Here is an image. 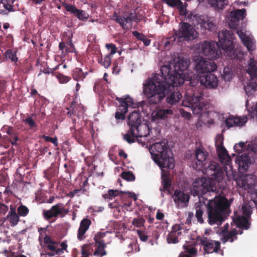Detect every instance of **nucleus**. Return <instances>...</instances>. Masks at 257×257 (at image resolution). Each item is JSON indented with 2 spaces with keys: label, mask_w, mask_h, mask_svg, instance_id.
I'll return each instance as SVG.
<instances>
[{
  "label": "nucleus",
  "mask_w": 257,
  "mask_h": 257,
  "mask_svg": "<svg viewBox=\"0 0 257 257\" xmlns=\"http://www.w3.org/2000/svg\"><path fill=\"white\" fill-rule=\"evenodd\" d=\"M206 174L209 179L214 182V185L205 178H198L193 182L191 194L199 197L200 203L202 200L207 201L203 203L207 208L208 223L220 225L231 204L225 197L219 194L225 189V172L217 163L212 162L206 168Z\"/></svg>",
  "instance_id": "obj_1"
},
{
  "label": "nucleus",
  "mask_w": 257,
  "mask_h": 257,
  "mask_svg": "<svg viewBox=\"0 0 257 257\" xmlns=\"http://www.w3.org/2000/svg\"><path fill=\"white\" fill-rule=\"evenodd\" d=\"M219 39L218 43L214 42H204L202 46L203 54L207 57L209 61L215 60L218 58V49L217 47H220L231 59L237 58L236 50L234 49L233 42L234 35L227 30H222L218 34Z\"/></svg>",
  "instance_id": "obj_2"
},
{
  "label": "nucleus",
  "mask_w": 257,
  "mask_h": 257,
  "mask_svg": "<svg viewBox=\"0 0 257 257\" xmlns=\"http://www.w3.org/2000/svg\"><path fill=\"white\" fill-rule=\"evenodd\" d=\"M171 87H174L162 75L155 74L144 85L143 91L148 97L150 104H156L161 102Z\"/></svg>",
  "instance_id": "obj_3"
},
{
  "label": "nucleus",
  "mask_w": 257,
  "mask_h": 257,
  "mask_svg": "<svg viewBox=\"0 0 257 257\" xmlns=\"http://www.w3.org/2000/svg\"><path fill=\"white\" fill-rule=\"evenodd\" d=\"M195 70L201 85L208 88H215L218 85V78L212 73L217 68L212 61H207L202 57L195 60Z\"/></svg>",
  "instance_id": "obj_4"
},
{
  "label": "nucleus",
  "mask_w": 257,
  "mask_h": 257,
  "mask_svg": "<svg viewBox=\"0 0 257 257\" xmlns=\"http://www.w3.org/2000/svg\"><path fill=\"white\" fill-rule=\"evenodd\" d=\"M189 65L186 59L178 58L175 62L173 70L170 65L163 66L161 68V75L174 87H178L184 83L185 79L183 72Z\"/></svg>",
  "instance_id": "obj_5"
},
{
  "label": "nucleus",
  "mask_w": 257,
  "mask_h": 257,
  "mask_svg": "<svg viewBox=\"0 0 257 257\" xmlns=\"http://www.w3.org/2000/svg\"><path fill=\"white\" fill-rule=\"evenodd\" d=\"M169 147L164 141L155 143L150 148V152L154 161L161 168L173 169L174 167V159L169 156Z\"/></svg>",
  "instance_id": "obj_6"
},
{
  "label": "nucleus",
  "mask_w": 257,
  "mask_h": 257,
  "mask_svg": "<svg viewBox=\"0 0 257 257\" xmlns=\"http://www.w3.org/2000/svg\"><path fill=\"white\" fill-rule=\"evenodd\" d=\"M180 8V15L184 16L186 21L192 24L194 27L200 26L201 28L210 32H213L216 30L215 21L212 18L205 16H199L191 12L187 11L186 10H183L182 6Z\"/></svg>",
  "instance_id": "obj_7"
},
{
  "label": "nucleus",
  "mask_w": 257,
  "mask_h": 257,
  "mask_svg": "<svg viewBox=\"0 0 257 257\" xmlns=\"http://www.w3.org/2000/svg\"><path fill=\"white\" fill-rule=\"evenodd\" d=\"M116 100L119 103L115 113V117L117 119H124L125 118V114L127 112L128 107H131L135 108L137 107L139 108L140 106L142 107L146 104L145 101H142L138 104H135L133 99L128 95L124 97H116Z\"/></svg>",
  "instance_id": "obj_8"
},
{
  "label": "nucleus",
  "mask_w": 257,
  "mask_h": 257,
  "mask_svg": "<svg viewBox=\"0 0 257 257\" xmlns=\"http://www.w3.org/2000/svg\"><path fill=\"white\" fill-rule=\"evenodd\" d=\"M150 128L146 123H140L133 128V131L130 130L123 136V139L128 143L132 144L135 142V139L137 141H141L140 138H146L150 134Z\"/></svg>",
  "instance_id": "obj_9"
},
{
  "label": "nucleus",
  "mask_w": 257,
  "mask_h": 257,
  "mask_svg": "<svg viewBox=\"0 0 257 257\" xmlns=\"http://www.w3.org/2000/svg\"><path fill=\"white\" fill-rule=\"evenodd\" d=\"M140 16L138 17L135 11L125 12L122 16L117 15L115 12L113 15V19L119 24L123 30L128 29L127 24L131 25L133 22H138L142 20Z\"/></svg>",
  "instance_id": "obj_10"
},
{
  "label": "nucleus",
  "mask_w": 257,
  "mask_h": 257,
  "mask_svg": "<svg viewBox=\"0 0 257 257\" xmlns=\"http://www.w3.org/2000/svg\"><path fill=\"white\" fill-rule=\"evenodd\" d=\"M201 97L195 94L188 96L182 102V105L185 107H190L194 114H201L205 111L206 105L201 103Z\"/></svg>",
  "instance_id": "obj_11"
},
{
  "label": "nucleus",
  "mask_w": 257,
  "mask_h": 257,
  "mask_svg": "<svg viewBox=\"0 0 257 257\" xmlns=\"http://www.w3.org/2000/svg\"><path fill=\"white\" fill-rule=\"evenodd\" d=\"M197 240L203 246L205 254L218 253L220 250L221 243L219 241L213 240L204 236L197 237Z\"/></svg>",
  "instance_id": "obj_12"
},
{
  "label": "nucleus",
  "mask_w": 257,
  "mask_h": 257,
  "mask_svg": "<svg viewBox=\"0 0 257 257\" xmlns=\"http://www.w3.org/2000/svg\"><path fill=\"white\" fill-rule=\"evenodd\" d=\"M68 213V209H67L62 203H57L51 207L50 209L44 210L43 215L46 220H49L53 217L59 216L63 217Z\"/></svg>",
  "instance_id": "obj_13"
},
{
  "label": "nucleus",
  "mask_w": 257,
  "mask_h": 257,
  "mask_svg": "<svg viewBox=\"0 0 257 257\" xmlns=\"http://www.w3.org/2000/svg\"><path fill=\"white\" fill-rule=\"evenodd\" d=\"M179 26V29L175 32V36L178 38H184L185 40H190L196 37V31L190 24L187 22H181Z\"/></svg>",
  "instance_id": "obj_14"
},
{
  "label": "nucleus",
  "mask_w": 257,
  "mask_h": 257,
  "mask_svg": "<svg viewBox=\"0 0 257 257\" xmlns=\"http://www.w3.org/2000/svg\"><path fill=\"white\" fill-rule=\"evenodd\" d=\"M63 6L66 11L74 15L79 20L86 21L88 18V15L84 11L78 9L74 5L65 3Z\"/></svg>",
  "instance_id": "obj_15"
},
{
  "label": "nucleus",
  "mask_w": 257,
  "mask_h": 257,
  "mask_svg": "<svg viewBox=\"0 0 257 257\" xmlns=\"http://www.w3.org/2000/svg\"><path fill=\"white\" fill-rule=\"evenodd\" d=\"M143 107L144 106L142 107L140 106L139 108L137 107V110H135L130 114L128 117L127 124L130 126V133L133 131V128L141 122V114L139 111L140 109L143 111Z\"/></svg>",
  "instance_id": "obj_16"
},
{
  "label": "nucleus",
  "mask_w": 257,
  "mask_h": 257,
  "mask_svg": "<svg viewBox=\"0 0 257 257\" xmlns=\"http://www.w3.org/2000/svg\"><path fill=\"white\" fill-rule=\"evenodd\" d=\"M246 116L239 117L229 115L225 120V124L228 128L233 126H242L247 122Z\"/></svg>",
  "instance_id": "obj_17"
},
{
  "label": "nucleus",
  "mask_w": 257,
  "mask_h": 257,
  "mask_svg": "<svg viewBox=\"0 0 257 257\" xmlns=\"http://www.w3.org/2000/svg\"><path fill=\"white\" fill-rule=\"evenodd\" d=\"M235 162L238 164L239 169L243 171H247L251 163V160L248 153L242 154L241 155L237 156Z\"/></svg>",
  "instance_id": "obj_18"
},
{
  "label": "nucleus",
  "mask_w": 257,
  "mask_h": 257,
  "mask_svg": "<svg viewBox=\"0 0 257 257\" xmlns=\"http://www.w3.org/2000/svg\"><path fill=\"white\" fill-rule=\"evenodd\" d=\"M173 200L176 205L180 204L187 206L190 199V196L187 193L177 189L174 191L172 196Z\"/></svg>",
  "instance_id": "obj_19"
},
{
  "label": "nucleus",
  "mask_w": 257,
  "mask_h": 257,
  "mask_svg": "<svg viewBox=\"0 0 257 257\" xmlns=\"http://www.w3.org/2000/svg\"><path fill=\"white\" fill-rule=\"evenodd\" d=\"M230 17L231 18L230 26L231 27L232 25L234 29L236 28L237 24L236 22L240 20L243 19L246 16V10L242 9L241 10L237 9L235 11L231 12L230 14Z\"/></svg>",
  "instance_id": "obj_20"
},
{
  "label": "nucleus",
  "mask_w": 257,
  "mask_h": 257,
  "mask_svg": "<svg viewBox=\"0 0 257 257\" xmlns=\"http://www.w3.org/2000/svg\"><path fill=\"white\" fill-rule=\"evenodd\" d=\"M10 210L6 217L3 218L4 221L8 220L11 226L17 225L20 221V216L16 212V207L14 205L10 206Z\"/></svg>",
  "instance_id": "obj_21"
},
{
  "label": "nucleus",
  "mask_w": 257,
  "mask_h": 257,
  "mask_svg": "<svg viewBox=\"0 0 257 257\" xmlns=\"http://www.w3.org/2000/svg\"><path fill=\"white\" fill-rule=\"evenodd\" d=\"M173 113V110L170 108L158 109L152 113V120L157 121L160 119H165L172 115Z\"/></svg>",
  "instance_id": "obj_22"
},
{
  "label": "nucleus",
  "mask_w": 257,
  "mask_h": 257,
  "mask_svg": "<svg viewBox=\"0 0 257 257\" xmlns=\"http://www.w3.org/2000/svg\"><path fill=\"white\" fill-rule=\"evenodd\" d=\"M237 34L241 39V42L243 44L244 46H245L250 53L254 50L253 48V43L252 39L249 36H247L244 34L242 30H237Z\"/></svg>",
  "instance_id": "obj_23"
},
{
  "label": "nucleus",
  "mask_w": 257,
  "mask_h": 257,
  "mask_svg": "<svg viewBox=\"0 0 257 257\" xmlns=\"http://www.w3.org/2000/svg\"><path fill=\"white\" fill-rule=\"evenodd\" d=\"M68 110L67 112V115L70 116L74 115H80L83 111V106L80 104H78L75 101L71 102L70 106L67 108Z\"/></svg>",
  "instance_id": "obj_24"
},
{
  "label": "nucleus",
  "mask_w": 257,
  "mask_h": 257,
  "mask_svg": "<svg viewBox=\"0 0 257 257\" xmlns=\"http://www.w3.org/2000/svg\"><path fill=\"white\" fill-rule=\"evenodd\" d=\"M91 223V220L88 218L83 219L81 221L77 234L78 240H81L84 238L83 235L89 228Z\"/></svg>",
  "instance_id": "obj_25"
},
{
  "label": "nucleus",
  "mask_w": 257,
  "mask_h": 257,
  "mask_svg": "<svg viewBox=\"0 0 257 257\" xmlns=\"http://www.w3.org/2000/svg\"><path fill=\"white\" fill-rule=\"evenodd\" d=\"M161 179V184L163 187L160 188V190L161 192H167L168 194H170L171 181L169 174L167 172L162 173Z\"/></svg>",
  "instance_id": "obj_26"
},
{
  "label": "nucleus",
  "mask_w": 257,
  "mask_h": 257,
  "mask_svg": "<svg viewBox=\"0 0 257 257\" xmlns=\"http://www.w3.org/2000/svg\"><path fill=\"white\" fill-rule=\"evenodd\" d=\"M95 250L93 254L97 257H103L107 254V251L105 250L106 244L104 241H99L95 242Z\"/></svg>",
  "instance_id": "obj_27"
},
{
  "label": "nucleus",
  "mask_w": 257,
  "mask_h": 257,
  "mask_svg": "<svg viewBox=\"0 0 257 257\" xmlns=\"http://www.w3.org/2000/svg\"><path fill=\"white\" fill-rule=\"evenodd\" d=\"M216 149L220 162L224 164V165H229L230 163L231 158L225 148L223 147Z\"/></svg>",
  "instance_id": "obj_28"
},
{
  "label": "nucleus",
  "mask_w": 257,
  "mask_h": 257,
  "mask_svg": "<svg viewBox=\"0 0 257 257\" xmlns=\"http://www.w3.org/2000/svg\"><path fill=\"white\" fill-rule=\"evenodd\" d=\"M182 97V94L179 91H174L168 94L166 97V101L170 104H175L180 100Z\"/></svg>",
  "instance_id": "obj_29"
},
{
  "label": "nucleus",
  "mask_w": 257,
  "mask_h": 257,
  "mask_svg": "<svg viewBox=\"0 0 257 257\" xmlns=\"http://www.w3.org/2000/svg\"><path fill=\"white\" fill-rule=\"evenodd\" d=\"M235 222L239 228L248 229L250 227V222L249 221L248 217L238 216L236 218Z\"/></svg>",
  "instance_id": "obj_30"
},
{
  "label": "nucleus",
  "mask_w": 257,
  "mask_h": 257,
  "mask_svg": "<svg viewBox=\"0 0 257 257\" xmlns=\"http://www.w3.org/2000/svg\"><path fill=\"white\" fill-rule=\"evenodd\" d=\"M88 72H83L82 70L80 68H76L72 71V76L74 80L78 81H83Z\"/></svg>",
  "instance_id": "obj_31"
},
{
  "label": "nucleus",
  "mask_w": 257,
  "mask_h": 257,
  "mask_svg": "<svg viewBox=\"0 0 257 257\" xmlns=\"http://www.w3.org/2000/svg\"><path fill=\"white\" fill-rule=\"evenodd\" d=\"M208 156V153L204 148H197L195 150V156L196 159L200 162L204 161Z\"/></svg>",
  "instance_id": "obj_32"
},
{
  "label": "nucleus",
  "mask_w": 257,
  "mask_h": 257,
  "mask_svg": "<svg viewBox=\"0 0 257 257\" xmlns=\"http://www.w3.org/2000/svg\"><path fill=\"white\" fill-rule=\"evenodd\" d=\"M83 133V128L81 127L78 130H75L72 132V137L75 139L78 143L83 144L84 143Z\"/></svg>",
  "instance_id": "obj_33"
},
{
  "label": "nucleus",
  "mask_w": 257,
  "mask_h": 257,
  "mask_svg": "<svg viewBox=\"0 0 257 257\" xmlns=\"http://www.w3.org/2000/svg\"><path fill=\"white\" fill-rule=\"evenodd\" d=\"M244 89L248 96H252L257 90V83L252 81L249 82L244 86Z\"/></svg>",
  "instance_id": "obj_34"
},
{
  "label": "nucleus",
  "mask_w": 257,
  "mask_h": 257,
  "mask_svg": "<svg viewBox=\"0 0 257 257\" xmlns=\"http://www.w3.org/2000/svg\"><path fill=\"white\" fill-rule=\"evenodd\" d=\"M93 250L92 245L91 243L85 244L81 246V252L82 255L89 256V255H92Z\"/></svg>",
  "instance_id": "obj_35"
},
{
  "label": "nucleus",
  "mask_w": 257,
  "mask_h": 257,
  "mask_svg": "<svg viewBox=\"0 0 257 257\" xmlns=\"http://www.w3.org/2000/svg\"><path fill=\"white\" fill-rule=\"evenodd\" d=\"M237 234V230L235 229L229 231H226L224 234V238L225 240V241H230L231 242H232L234 240V238L236 239V235Z\"/></svg>",
  "instance_id": "obj_36"
},
{
  "label": "nucleus",
  "mask_w": 257,
  "mask_h": 257,
  "mask_svg": "<svg viewBox=\"0 0 257 257\" xmlns=\"http://www.w3.org/2000/svg\"><path fill=\"white\" fill-rule=\"evenodd\" d=\"M112 58V57L108 55H106L104 57V58L99 59L98 62L104 68H108L111 64Z\"/></svg>",
  "instance_id": "obj_37"
},
{
  "label": "nucleus",
  "mask_w": 257,
  "mask_h": 257,
  "mask_svg": "<svg viewBox=\"0 0 257 257\" xmlns=\"http://www.w3.org/2000/svg\"><path fill=\"white\" fill-rule=\"evenodd\" d=\"M16 0H6L3 4L4 8L9 12H14L16 11L15 6L13 5Z\"/></svg>",
  "instance_id": "obj_38"
},
{
  "label": "nucleus",
  "mask_w": 257,
  "mask_h": 257,
  "mask_svg": "<svg viewBox=\"0 0 257 257\" xmlns=\"http://www.w3.org/2000/svg\"><path fill=\"white\" fill-rule=\"evenodd\" d=\"M162 1L172 8L181 7L183 5L180 0H162Z\"/></svg>",
  "instance_id": "obj_39"
},
{
  "label": "nucleus",
  "mask_w": 257,
  "mask_h": 257,
  "mask_svg": "<svg viewBox=\"0 0 257 257\" xmlns=\"http://www.w3.org/2000/svg\"><path fill=\"white\" fill-rule=\"evenodd\" d=\"M203 214V211L201 206L199 205L196 206L195 217H196L198 222H199L200 223H202L204 222V220L202 217Z\"/></svg>",
  "instance_id": "obj_40"
},
{
  "label": "nucleus",
  "mask_w": 257,
  "mask_h": 257,
  "mask_svg": "<svg viewBox=\"0 0 257 257\" xmlns=\"http://www.w3.org/2000/svg\"><path fill=\"white\" fill-rule=\"evenodd\" d=\"M17 212L19 216L25 217L29 214V209L25 205L21 204L18 207Z\"/></svg>",
  "instance_id": "obj_41"
},
{
  "label": "nucleus",
  "mask_w": 257,
  "mask_h": 257,
  "mask_svg": "<svg viewBox=\"0 0 257 257\" xmlns=\"http://www.w3.org/2000/svg\"><path fill=\"white\" fill-rule=\"evenodd\" d=\"M121 177L127 181H134L135 180V176L132 172H122L120 175Z\"/></svg>",
  "instance_id": "obj_42"
},
{
  "label": "nucleus",
  "mask_w": 257,
  "mask_h": 257,
  "mask_svg": "<svg viewBox=\"0 0 257 257\" xmlns=\"http://www.w3.org/2000/svg\"><path fill=\"white\" fill-rule=\"evenodd\" d=\"M180 235H178V234L173 233V232H169L167 237V240L168 243H176L178 242V236Z\"/></svg>",
  "instance_id": "obj_43"
},
{
  "label": "nucleus",
  "mask_w": 257,
  "mask_h": 257,
  "mask_svg": "<svg viewBox=\"0 0 257 257\" xmlns=\"http://www.w3.org/2000/svg\"><path fill=\"white\" fill-rule=\"evenodd\" d=\"M1 131L4 133H6L10 137L13 134H14V132L16 131V130L13 126L4 125L1 128Z\"/></svg>",
  "instance_id": "obj_44"
},
{
  "label": "nucleus",
  "mask_w": 257,
  "mask_h": 257,
  "mask_svg": "<svg viewBox=\"0 0 257 257\" xmlns=\"http://www.w3.org/2000/svg\"><path fill=\"white\" fill-rule=\"evenodd\" d=\"M55 175V171L53 168H50L44 171V177L48 181H50Z\"/></svg>",
  "instance_id": "obj_45"
},
{
  "label": "nucleus",
  "mask_w": 257,
  "mask_h": 257,
  "mask_svg": "<svg viewBox=\"0 0 257 257\" xmlns=\"http://www.w3.org/2000/svg\"><path fill=\"white\" fill-rule=\"evenodd\" d=\"M5 56L7 59H9L13 62H16L18 60L16 53L11 49H9L6 52Z\"/></svg>",
  "instance_id": "obj_46"
},
{
  "label": "nucleus",
  "mask_w": 257,
  "mask_h": 257,
  "mask_svg": "<svg viewBox=\"0 0 257 257\" xmlns=\"http://www.w3.org/2000/svg\"><path fill=\"white\" fill-rule=\"evenodd\" d=\"M119 192L117 190H109L107 193L103 194L104 199H111L112 197H116L119 195Z\"/></svg>",
  "instance_id": "obj_47"
},
{
  "label": "nucleus",
  "mask_w": 257,
  "mask_h": 257,
  "mask_svg": "<svg viewBox=\"0 0 257 257\" xmlns=\"http://www.w3.org/2000/svg\"><path fill=\"white\" fill-rule=\"evenodd\" d=\"M145 223V219L142 217H140L134 218L132 224L137 227H141L144 226Z\"/></svg>",
  "instance_id": "obj_48"
},
{
  "label": "nucleus",
  "mask_w": 257,
  "mask_h": 257,
  "mask_svg": "<svg viewBox=\"0 0 257 257\" xmlns=\"http://www.w3.org/2000/svg\"><path fill=\"white\" fill-rule=\"evenodd\" d=\"M250 67L247 70V72L250 74L252 78H257V65H252L251 63L249 65Z\"/></svg>",
  "instance_id": "obj_49"
},
{
  "label": "nucleus",
  "mask_w": 257,
  "mask_h": 257,
  "mask_svg": "<svg viewBox=\"0 0 257 257\" xmlns=\"http://www.w3.org/2000/svg\"><path fill=\"white\" fill-rule=\"evenodd\" d=\"M56 77L59 80L60 83H66L71 80V77L68 76H65L62 73H58L56 75Z\"/></svg>",
  "instance_id": "obj_50"
},
{
  "label": "nucleus",
  "mask_w": 257,
  "mask_h": 257,
  "mask_svg": "<svg viewBox=\"0 0 257 257\" xmlns=\"http://www.w3.org/2000/svg\"><path fill=\"white\" fill-rule=\"evenodd\" d=\"M237 185L244 190H246L249 188V184L244 178L239 179L236 181Z\"/></svg>",
  "instance_id": "obj_51"
},
{
  "label": "nucleus",
  "mask_w": 257,
  "mask_h": 257,
  "mask_svg": "<svg viewBox=\"0 0 257 257\" xmlns=\"http://www.w3.org/2000/svg\"><path fill=\"white\" fill-rule=\"evenodd\" d=\"M67 46L65 49L66 53L75 52V48L72 42L71 39H69L66 43Z\"/></svg>",
  "instance_id": "obj_52"
},
{
  "label": "nucleus",
  "mask_w": 257,
  "mask_h": 257,
  "mask_svg": "<svg viewBox=\"0 0 257 257\" xmlns=\"http://www.w3.org/2000/svg\"><path fill=\"white\" fill-rule=\"evenodd\" d=\"M105 47L108 51H110V53L108 55L111 57H112V55L117 52V49L115 45L112 43L106 44L105 45Z\"/></svg>",
  "instance_id": "obj_53"
},
{
  "label": "nucleus",
  "mask_w": 257,
  "mask_h": 257,
  "mask_svg": "<svg viewBox=\"0 0 257 257\" xmlns=\"http://www.w3.org/2000/svg\"><path fill=\"white\" fill-rule=\"evenodd\" d=\"M19 133L17 131L14 132V134H13L10 136V140L9 141L13 146H17V142L20 140L19 138Z\"/></svg>",
  "instance_id": "obj_54"
},
{
  "label": "nucleus",
  "mask_w": 257,
  "mask_h": 257,
  "mask_svg": "<svg viewBox=\"0 0 257 257\" xmlns=\"http://www.w3.org/2000/svg\"><path fill=\"white\" fill-rule=\"evenodd\" d=\"M58 244V243L57 242L54 241L51 244L47 245V248L53 252H58L60 253L62 251V249H60V248H57V247Z\"/></svg>",
  "instance_id": "obj_55"
},
{
  "label": "nucleus",
  "mask_w": 257,
  "mask_h": 257,
  "mask_svg": "<svg viewBox=\"0 0 257 257\" xmlns=\"http://www.w3.org/2000/svg\"><path fill=\"white\" fill-rule=\"evenodd\" d=\"M137 232L141 240L146 241L148 240L149 236L146 231L138 229Z\"/></svg>",
  "instance_id": "obj_56"
},
{
  "label": "nucleus",
  "mask_w": 257,
  "mask_h": 257,
  "mask_svg": "<svg viewBox=\"0 0 257 257\" xmlns=\"http://www.w3.org/2000/svg\"><path fill=\"white\" fill-rule=\"evenodd\" d=\"M42 138L44 139L46 142H50L53 144L56 147L58 146V140L56 137L54 138H51L49 136L43 135Z\"/></svg>",
  "instance_id": "obj_57"
},
{
  "label": "nucleus",
  "mask_w": 257,
  "mask_h": 257,
  "mask_svg": "<svg viewBox=\"0 0 257 257\" xmlns=\"http://www.w3.org/2000/svg\"><path fill=\"white\" fill-rule=\"evenodd\" d=\"M9 210V206L3 203H0V217L6 214Z\"/></svg>",
  "instance_id": "obj_58"
},
{
  "label": "nucleus",
  "mask_w": 257,
  "mask_h": 257,
  "mask_svg": "<svg viewBox=\"0 0 257 257\" xmlns=\"http://www.w3.org/2000/svg\"><path fill=\"white\" fill-rule=\"evenodd\" d=\"M105 235V232H97L94 237V240L95 242H98L99 241H104V240L102 239Z\"/></svg>",
  "instance_id": "obj_59"
},
{
  "label": "nucleus",
  "mask_w": 257,
  "mask_h": 257,
  "mask_svg": "<svg viewBox=\"0 0 257 257\" xmlns=\"http://www.w3.org/2000/svg\"><path fill=\"white\" fill-rule=\"evenodd\" d=\"M24 121L25 122V123H27L29 125L31 128L37 126L36 123L34 121L32 117L31 116H29L28 117L26 118L24 120Z\"/></svg>",
  "instance_id": "obj_60"
},
{
  "label": "nucleus",
  "mask_w": 257,
  "mask_h": 257,
  "mask_svg": "<svg viewBox=\"0 0 257 257\" xmlns=\"http://www.w3.org/2000/svg\"><path fill=\"white\" fill-rule=\"evenodd\" d=\"M182 227L180 225L176 224L174 225H173L172 228V231L171 232H173L176 234H178V235H181V232H180V230H181Z\"/></svg>",
  "instance_id": "obj_61"
},
{
  "label": "nucleus",
  "mask_w": 257,
  "mask_h": 257,
  "mask_svg": "<svg viewBox=\"0 0 257 257\" xmlns=\"http://www.w3.org/2000/svg\"><path fill=\"white\" fill-rule=\"evenodd\" d=\"M223 138L220 136L218 137V138L216 139L215 141V147L216 149L224 147L223 146Z\"/></svg>",
  "instance_id": "obj_62"
},
{
  "label": "nucleus",
  "mask_w": 257,
  "mask_h": 257,
  "mask_svg": "<svg viewBox=\"0 0 257 257\" xmlns=\"http://www.w3.org/2000/svg\"><path fill=\"white\" fill-rule=\"evenodd\" d=\"M133 35L135 36L138 40L142 41L144 40V38L146 37L145 35L143 34L140 33L137 31H134L133 32Z\"/></svg>",
  "instance_id": "obj_63"
},
{
  "label": "nucleus",
  "mask_w": 257,
  "mask_h": 257,
  "mask_svg": "<svg viewBox=\"0 0 257 257\" xmlns=\"http://www.w3.org/2000/svg\"><path fill=\"white\" fill-rule=\"evenodd\" d=\"M180 113L181 114V115L185 118H187L188 119H189V118H191V114L190 112H188L185 110H184L183 109H180Z\"/></svg>",
  "instance_id": "obj_64"
}]
</instances>
